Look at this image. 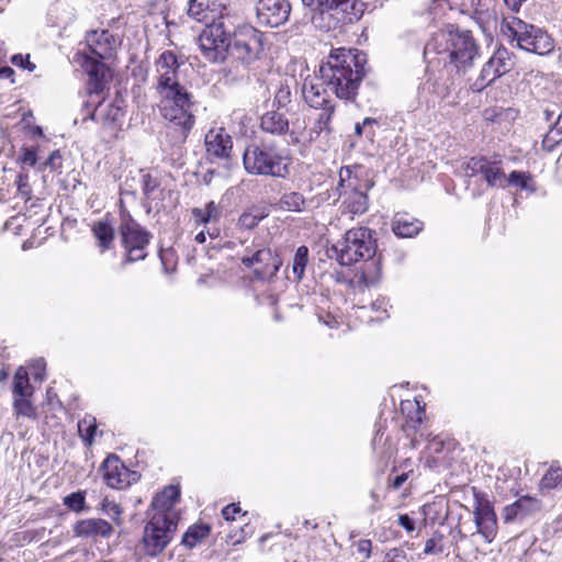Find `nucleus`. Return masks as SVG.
<instances>
[{
	"instance_id": "obj_13",
	"label": "nucleus",
	"mask_w": 562,
	"mask_h": 562,
	"mask_svg": "<svg viewBox=\"0 0 562 562\" xmlns=\"http://www.w3.org/2000/svg\"><path fill=\"white\" fill-rule=\"evenodd\" d=\"M104 483L115 490H124L140 479L137 471L130 470L116 454H109L100 465Z\"/></svg>"
},
{
	"instance_id": "obj_30",
	"label": "nucleus",
	"mask_w": 562,
	"mask_h": 562,
	"mask_svg": "<svg viewBox=\"0 0 562 562\" xmlns=\"http://www.w3.org/2000/svg\"><path fill=\"white\" fill-rule=\"evenodd\" d=\"M277 205L283 211L301 213L306 207V199L300 192H286L281 195Z\"/></svg>"
},
{
	"instance_id": "obj_9",
	"label": "nucleus",
	"mask_w": 562,
	"mask_h": 562,
	"mask_svg": "<svg viewBox=\"0 0 562 562\" xmlns=\"http://www.w3.org/2000/svg\"><path fill=\"white\" fill-rule=\"evenodd\" d=\"M119 234L125 250V258L121 262V268L124 269L128 263L144 260L147 257V247L150 243L151 234L131 215L122 216Z\"/></svg>"
},
{
	"instance_id": "obj_44",
	"label": "nucleus",
	"mask_w": 562,
	"mask_h": 562,
	"mask_svg": "<svg viewBox=\"0 0 562 562\" xmlns=\"http://www.w3.org/2000/svg\"><path fill=\"white\" fill-rule=\"evenodd\" d=\"M443 535L440 531H435L432 537L425 543L424 553L429 554H441L445 551L442 544Z\"/></svg>"
},
{
	"instance_id": "obj_29",
	"label": "nucleus",
	"mask_w": 562,
	"mask_h": 562,
	"mask_svg": "<svg viewBox=\"0 0 562 562\" xmlns=\"http://www.w3.org/2000/svg\"><path fill=\"white\" fill-rule=\"evenodd\" d=\"M92 234L98 241L101 252L109 250L114 241V228L106 221H99L92 225Z\"/></svg>"
},
{
	"instance_id": "obj_5",
	"label": "nucleus",
	"mask_w": 562,
	"mask_h": 562,
	"mask_svg": "<svg viewBox=\"0 0 562 562\" xmlns=\"http://www.w3.org/2000/svg\"><path fill=\"white\" fill-rule=\"evenodd\" d=\"M265 34L250 24L238 25L231 36L228 58L245 69L260 60L265 53Z\"/></svg>"
},
{
	"instance_id": "obj_8",
	"label": "nucleus",
	"mask_w": 562,
	"mask_h": 562,
	"mask_svg": "<svg viewBox=\"0 0 562 562\" xmlns=\"http://www.w3.org/2000/svg\"><path fill=\"white\" fill-rule=\"evenodd\" d=\"M178 522L171 514L155 513L144 527L143 547L148 557H158L173 539Z\"/></svg>"
},
{
	"instance_id": "obj_28",
	"label": "nucleus",
	"mask_w": 562,
	"mask_h": 562,
	"mask_svg": "<svg viewBox=\"0 0 562 562\" xmlns=\"http://www.w3.org/2000/svg\"><path fill=\"white\" fill-rule=\"evenodd\" d=\"M336 106H328L325 109H321V113L315 119L313 126L310 130V140H316L321 134L325 133L329 135L331 133V119L335 113Z\"/></svg>"
},
{
	"instance_id": "obj_40",
	"label": "nucleus",
	"mask_w": 562,
	"mask_h": 562,
	"mask_svg": "<svg viewBox=\"0 0 562 562\" xmlns=\"http://www.w3.org/2000/svg\"><path fill=\"white\" fill-rule=\"evenodd\" d=\"M160 187V181L158 178L153 177L150 173H144L142 176V189L143 194L146 198V200H155L156 199V191Z\"/></svg>"
},
{
	"instance_id": "obj_50",
	"label": "nucleus",
	"mask_w": 562,
	"mask_h": 562,
	"mask_svg": "<svg viewBox=\"0 0 562 562\" xmlns=\"http://www.w3.org/2000/svg\"><path fill=\"white\" fill-rule=\"evenodd\" d=\"M291 102V89L288 85H281L276 92L273 99V106H277V110L285 108Z\"/></svg>"
},
{
	"instance_id": "obj_37",
	"label": "nucleus",
	"mask_w": 562,
	"mask_h": 562,
	"mask_svg": "<svg viewBox=\"0 0 562 562\" xmlns=\"http://www.w3.org/2000/svg\"><path fill=\"white\" fill-rule=\"evenodd\" d=\"M78 431L87 446H91L97 432V422L92 416H87L78 423Z\"/></svg>"
},
{
	"instance_id": "obj_15",
	"label": "nucleus",
	"mask_w": 562,
	"mask_h": 562,
	"mask_svg": "<svg viewBox=\"0 0 562 562\" xmlns=\"http://www.w3.org/2000/svg\"><path fill=\"white\" fill-rule=\"evenodd\" d=\"M255 9L258 25L278 27L289 20L291 3L289 0H258Z\"/></svg>"
},
{
	"instance_id": "obj_38",
	"label": "nucleus",
	"mask_w": 562,
	"mask_h": 562,
	"mask_svg": "<svg viewBox=\"0 0 562 562\" xmlns=\"http://www.w3.org/2000/svg\"><path fill=\"white\" fill-rule=\"evenodd\" d=\"M531 175L524 171L514 170L508 175L506 181L512 186L520 188L521 190L535 192L536 187L531 183Z\"/></svg>"
},
{
	"instance_id": "obj_61",
	"label": "nucleus",
	"mask_w": 562,
	"mask_h": 562,
	"mask_svg": "<svg viewBox=\"0 0 562 562\" xmlns=\"http://www.w3.org/2000/svg\"><path fill=\"white\" fill-rule=\"evenodd\" d=\"M25 201V205H26V209H35L40 205V199L38 198H34L32 194H31V200H27V199H24Z\"/></svg>"
},
{
	"instance_id": "obj_54",
	"label": "nucleus",
	"mask_w": 562,
	"mask_h": 562,
	"mask_svg": "<svg viewBox=\"0 0 562 562\" xmlns=\"http://www.w3.org/2000/svg\"><path fill=\"white\" fill-rule=\"evenodd\" d=\"M384 562H408V560L404 550L393 548L386 552Z\"/></svg>"
},
{
	"instance_id": "obj_31",
	"label": "nucleus",
	"mask_w": 562,
	"mask_h": 562,
	"mask_svg": "<svg viewBox=\"0 0 562 562\" xmlns=\"http://www.w3.org/2000/svg\"><path fill=\"white\" fill-rule=\"evenodd\" d=\"M193 218L199 224L217 222L222 216V209L214 201H210L204 209L194 207L192 210Z\"/></svg>"
},
{
	"instance_id": "obj_52",
	"label": "nucleus",
	"mask_w": 562,
	"mask_h": 562,
	"mask_svg": "<svg viewBox=\"0 0 562 562\" xmlns=\"http://www.w3.org/2000/svg\"><path fill=\"white\" fill-rule=\"evenodd\" d=\"M43 168H49L50 171H59L63 166V157L58 149L50 153L48 158L42 164Z\"/></svg>"
},
{
	"instance_id": "obj_45",
	"label": "nucleus",
	"mask_w": 562,
	"mask_h": 562,
	"mask_svg": "<svg viewBox=\"0 0 562 562\" xmlns=\"http://www.w3.org/2000/svg\"><path fill=\"white\" fill-rule=\"evenodd\" d=\"M37 151L34 147H23L21 154L16 158V162L20 167H23V171L25 167H35L37 165Z\"/></svg>"
},
{
	"instance_id": "obj_53",
	"label": "nucleus",
	"mask_w": 562,
	"mask_h": 562,
	"mask_svg": "<svg viewBox=\"0 0 562 562\" xmlns=\"http://www.w3.org/2000/svg\"><path fill=\"white\" fill-rule=\"evenodd\" d=\"M11 63L29 71H33L36 68L35 64L30 60V55L15 54L12 56Z\"/></svg>"
},
{
	"instance_id": "obj_59",
	"label": "nucleus",
	"mask_w": 562,
	"mask_h": 562,
	"mask_svg": "<svg viewBox=\"0 0 562 562\" xmlns=\"http://www.w3.org/2000/svg\"><path fill=\"white\" fill-rule=\"evenodd\" d=\"M557 111L554 109L546 108L543 109V117L544 121L548 123H552L553 119L555 117Z\"/></svg>"
},
{
	"instance_id": "obj_49",
	"label": "nucleus",
	"mask_w": 562,
	"mask_h": 562,
	"mask_svg": "<svg viewBox=\"0 0 562 562\" xmlns=\"http://www.w3.org/2000/svg\"><path fill=\"white\" fill-rule=\"evenodd\" d=\"M378 121L373 117H366L361 123H356L355 125V134L358 136L366 135L368 138L372 139L374 136L373 125H378Z\"/></svg>"
},
{
	"instance_id": "obj_4",
	"label": "nucleus",
	"mask_w": 562,
	"mask_h": 562,
	"mask_svg": "<svg viewBox=\"0 0 562 562\" xmlns=\"http://www.w3.org/2000/svg\"><path fill=\"white\" fill-rule=\"evenodd\" d=\"M156 91L161 98L160 113L169 122L167 130L175 134L176 142L183 143L195 122L191 113L193 94L180 80L156 86Z\"/></svg>"
},
{
	"instance_id": "obj_26",
	"label": "nucleus",
	"mask_w": 562,
	"mask_h": 562,
	"mask_svg": "<svg viewBox=\"0 0 562 562\" xmlns=\"http://www.w3.org/2000/svg\"><path fill=\"white\" fill-rule=\"evenodd\" d=\"M423 229V223L407 214H396L392 222V231L397 237L412 238Z\"/></svg>"
},
{
	"instance_id": "obj_42",
	"label": "nucleus",
	"mask_w": 562,
	"mask_h": 562,
	"mask_svg": "<svg viewBox=\"0 0 562 562\" xmlns=\"http://www.w3.org/2000/svg\"><path fill=\"white\" fill-rule=\"evenodd\" d=\"M266 216L263 213L244 212L238 218L237 226L243 229H254Z\"/></svg>"
},
{
	"instance_id": "obj_27",
	"label": "nucleus",
	"mask_w": 562,
	"mask_h": 562,
	"mask_svg": "<svg viewBox=\"0 0 562 562\" xmlns=\"http://www.w3.org/2000/svg\"><path fill=\"white\" fill-rule=\"evenodd\" d=\"M180 499V487L179 485H168L162 492L157 494L151 501V507L157 513L170 514V510Z\"/></svg>"
},
{
	"instance_id": "obj_25",
	"label": "nucleus",
	"mask_w": 562,
	"mask_h": 562,
	"mask_svg": "<svg viewBox=\"0 0 562 562\" xmlns=\"http://www.w3.org/2000/svg\"><path fill=\"white\" fill-rule=\"evenodd\" d=\"M260 128L271 135L282 136L289 133L290 123L283 113L279 112V110H272L261 116Z\"/></svg>"
},
{
	"instance_id": "obj_58",
	"label": "nucleus",
	"mask_w": 562,
	"mask_h": 562,
	"mask_svg": "<svg viewBox=\"0 0 562 562\" xmlns=\"http://www.w3.org/2000/svg\"><path fill=\"white\" fill-rule=\"evenodd\" d=\"M407 477V473L397 474L393 479L390 477L389 486L393 490H398L406 482Z\"/></svg>"
},
{
	"instance_id": "obj_41",
	"label": "nucleus",
	"mask_w": 562,
	"mask_h": 562,
	"mask_svg": "<svg viewBox=\"0 0 562 562\" xmlns=\"http://www.w3.org/2000/svg\"><path fill=\"white\" fill-rule=\"evenodd\" d=\"M15 186L18 194L22 199L31 200L32 186L30 183V175L29 171H23V167L20 169L16 176Z\"/></svg>"
},
{
	"instance_id": "obj_14",
	"label": "nucleus",
	"mask_w": 562,
	"mask_h": 562,
	"mask_svg": "<svg viewBox=\"0 0 562 562\" xmlns=\"http://www.w3.org/2000/svg\"><path fill=\"white\" fill-rule=\"evenodd\" d=\"M472 491L474 496L473 515L477 531L487 542H492L497 533V517L493 504L485 493L476 487H473Z\"/></svg>"
},
{
	"instance_id": "obj_57",
	"label": "nucleus",
	"mask_w": 562,
	"mask_h": 562,
	"mask_svg": "<svg viewBox=\"0 0 562 562\" xmlns=\"http://www.w3.org/2000/svg\"><path fill=\"white\" fill-rule=\"evenodd\" d=\"M45 360L44 359H37L35 360L33 368L35 370L34 372V380L43 381L44 380V372H45Z\"/></svg>"
},
{
	"instance_id": "obj_24",
	"label": "nucleus",
	"mask_w": 562,
	"mask_h": 562,
	"mask_svg": "<svg viewBox=\"0 0 562 562\" xmlns=\"http://www.w3.org/2000/svg\"><path fill=\"white\" fill-rule=\"evenodd\" d=\"M74 532L81 538H109L114 529L106 520L101 518L81 519L74 526Z\"/></svg>"
},
{
	"instance_id": "obj_60",
	"label": "nucleus",
	"mask_w": 562,
	"mask_h": 562,
	"mask_svg": "<svg viewBox=\"0 0 562 562\" xmlns=\"http://www.w3.org/2000/svg\"><path fill=\"white\" fill-rule=\"evenodd\" d=\"M14 76V70L9 67H0V78H11Z\"/></svg>"
},
{
	"instance_id": "obj_48",
	"label": "nucleus",
	"mask_w": 562,
	"mask_h": 562,
	"mask_svg": "<svg viewBox=\"0 0 562 562\" xmlns=\"http://www.w3.org/2000/svg\"><path fill=\"white\" fill-rule=\"evenodd\" d=\"M559 134H560V132H558L554 128V124L551 123L548 133L544 135V137L542 139V147L544 150L550 153L554 149V147L558 144H560L562 142V137Z\"/></svg>"
},
{
	"instance_id": "obj_64",
	"label": "nucleus",
	"mask_w": 562,
	"mask_h": 562,
	"mask_svg": "<svg viewBox=\"0 0 562 562\" xmlns=\"http://www.w3.org/2000/svg\"><path fill=\"white\" fill-rule=\"evenodd\" d=\"M371 547V541L370 540H363L359 543V550L360 551H368L369 552V549Z\"/></svg>"
},
{
	"instance_id": "obj_39",
	"label": "nucleus",
	"mask_w": 562,
	"mask_h": 562,
	"mask_svg": "<svg viewBox=\"0 0 562 562\" xmlns=\"http://www.w3.org/2000/svg\"><path fill=\"white\" fill-rule=\"evenodd\" d=\"M85 492L78 491L65 496L64 505L75 513H81L87 509Z\"/></svg>"
},
{
	"instance_id": "obj_56",
	"label": "nucleus",
	"mask_w": 562,
	"mask_h": 562,
	"mask_svg": "<svg viewBox=\"0 0 562 562\" xmlns=\"http://www.w3.org/2000/svg\"><path fill=\"white\" fill-rule=\"evenodd\" d=\"M397 522L407 532H413L415 530V521L407 514L400 515L398 519H397Z\"/></svg>"
},
{
	"instance_id": "obj_23",
	"label": "nucleus",
	"mask_w": 562,
	"mask_h": 562,
	"mask_svg": "<svg viewBox=\"0 0 562 562\" xmlns=\"http://www.w3.org/2000/svg\"><path fill=\"white\" fill-rule=\"evenodd\" d=\"M86 42L90 53L100 58H106L116 45V40L108 30H92L86 35Z\"/></svg>"
},
{
	"instance_id": "obj_11",
	"label": "nucleus",
	"mask_w": 562,
	"mask_h": 562,
	"mask_svg": "<svg viewBox=\"0 0 562 562\" xmlns=\"http://www.w3.org/2000/svg\"><path fill=\"white\" fill-rule=\"evenodd\" d=\"M231 36L223 22L207 23L198 37L202 56L211 63H222L228 58Z\"/></svg>"
},
{
	"instance_id": "obj_22",
	"label": "nucleus",
	"mask_w": 562,
	"mask_h": 562,
	"mask_svg": "<svg viewBox=\"0 0 562 562\" xmlns=\"http://www.w3.org/2000/svg\"><path fill=\"white\" fill-rule=\"evenodd\" d=\"M541 509V502L532 496L525 495L519 497L513 504H509L503 509L504 522H512L515 519L522 520L526 517L539 512Z\"/></svg>"
},
{
	"instance_id": "obj_47",
	"label": "nucleus",
	"mask_w": 562,
	"mask_h": 562,
	"mask_svg": "<svg viewBox=\"0 0 562 562\" xmlns=\"http://www.w3.org/2000/svg\"><path fill=\"white\" fill-rule=\"evenodd\" d=\"M100 509L102 513L108 515L114 522L120 524V516L122 514V509L119 504L113 501H110L108 497H104L100 504Z\"/></svg>"
},
{
	"instance_id": "obj_17",
	"label": "nucleus",
	"mask_w": 562,
	"mask_h": 562,
	"mask_svg": "<svg viewBox=\"0 0 562 562\" xmlns=\"http://www.w3.org/2000/svg\"><path fill=\"white\" fill-rule=\"evenodd\" d=\"M367 4L360 0H318L321 12H333L344 24L358 22Z\"/></svg>"
},
{
	"instance_id": "obj_46",
	"label": "nucleus",
	"mask_w": 562,
	"mask_h": 562,
	"mask_svg": "<svg viewBox=\"0 0 562 562\" xmlns=\"http://www.w3.org/2000/svg\"><path fill=\"white\" fill-rule=\"evenodd\" d=\"M487 160L488 159L485 157L470 158L464 165L465 175L468 177H474L479 173L482 175L484 167L487 166Z\"/></svg>"
},
{
	"instance_id": "obj_55",
	"label": "nucleus",
	"mask_w": 562,
	"mask_h": 562,
	"mask_svg": "<svg viewBox=\"0 0 562 562\" xmlns=\"http://www.w3.org/2000/svg\"><path fill=\"white\" fill-rule=\"evenodd\" d=\"M240 512H241V509H240L239 505L232 503V504L226 505L222 509V516L225 520H234L235 515L239 514Z\"/></svg>"
},
{
	"instance_id": "obj_12",
	"label": "nucleus",
	"mask_w": 562,
	"mask_h": 562,
	"mask_svg": "<svg viewBox=\"0 0 562 562\" xmlns=\"http://www.w3.org/2000/svg\"><path fill=\"white\" fill-rule=\"evenodd\" d=\"M246 254L240 258L246 268H254V276L258 280L273 279L282 266V259L269 247H259L255 250L246 248Z\"/></svg>"
},
{
	"instance_id": "obj_18",
	"label": "nucleus",
	"mask_w": 562,
	"mask_h": 562,
	"mask_svg": "<svg viewBox=\"0 0 562 562\" xmlns=\"http://www.w3.org/2000/svg\"><path fill=\"white\" fill-rule=\"evenodd\" d=\"M98 57L85 56L82 68L87 72L88 92L90 95H100L106 87L110 78L109 67Z\"/></svg>"
},
{
	"instance_id": "obj_20",
	"label": "nucleus",
	"mask_w": 562,
	"mask_h": 562,
	"mask_svg": "<svg viewBox=\"0 0 562 562\" xmlns=\"http://www.w3.org/2000/svg\"><path fill=\"white\" fill-rule=\"evenodd\" d=\"M204 144L207 158L211 161H213V159L228 160L231 158L233 140L225 128L210 130L205 135Z\"/></svg>"
},
{
	"instance_id": "obj_10",
	"label": "nucleus",
	"mask_w": 562,
	"mask_h": 562,
	"mask_svg": "<svg viewBox=\"0 0 562 562\" xmlns=\"http://www.w3.org/2000/svg\"><path fill=\"white\" fill-rule=\"evenodd\" d=\"M506 27L521 49L538 55H547L554 48L550 35L538 26L514 18L512 22L506 23Z\"/></svg>"
},
{
	"instance_id": "obj_19",
	"label": "nucleus",
	"mask_w": 562,
	"mask_h": 562,
	"mask_svg": "<svg viewBox=\"0 0 562 562\" xmlns=\"http://www.w3.org/2000/svg\"><path fill=\"white\" fill-rule=\"evenodd\" d=\"M184 65V56L177 55L173 50H164L155 61L158 74L156 86L180 80L181 68Z\"/></svg>"
},
{
	"instance_id": "obj_34",
	"label": "nucleus",
	"mask_w": 562,
	"mask_h": 562,
	"mask_svg": "<svg viewBox=\"0 0 562 562\" xmlns=\"http://www.w3.org/2000/svg\"><path fill=\"white\" fill-rule=\"evenodd\" d=\"M483 170L482 175L490 187H505V173L496 161L487 160V166Z\"/></svg>"
},
{
	"instance_id": "obj_21",
	"label": "nucleus",
	"mask_w": 562,
	"mask_h": 562,
	"mask_svg": "<svg viewBox=\"0 0 562 562\" xmlns=\"http://www.w3.org/2000/svg\"><path fill=\"white\" fill-rule=\"evenodd\" d=\"M227 0H189L187 14L198 22L213 23L222 15Z\"/></svg>"
},
{
	"instance_id": "obj_63",
	"label": "nucleus",
	"mask_w": 562,
	"mask_h": 562,
	"mask_svg": "<svg viewBox=\"0 0 562 562\" xmlns=\"http://www.w3.org/2000/svg\"><path fill=\"white\" fill-rule=\"evenodd\" d=\"M303 5L312 10H318V0H301Z\"/></svg>"
},
{
	"instance_id": "obj_51",
	"label": "nucleus",
	"mask_w": 562,
	"mask_h": 562,
	"mask_svg": "<svg viewBox=\"0 0 562 562\" xmlns=\"http://www.w3.org/2000/svg\"><path fill=\"white\" fill-rule=\"evenodd\" d=\"M124 115L125 112L120 105L116 103H111L108 105L106 112L104 114V121L115 125L121 123Z\"/></svg>"
},
{
	"instance_id": "obj_35",
	"label": "nucleus",
	"mask_w": 562,
	"mask_h": 562,
	"mask_svg": "<svg viewBox=\"0 0 562 562\" xmlns=\"http://www.w3.org/2000/svg\"><path fill=\"white\" fill-rule=\"evenodd\" d=\"M307 262L308 248L302 245L296 249L292 261V273L295 281L300 282L303 279Z\"/></svg>"
},
{
	"instance_id": "obj_7",
	"label": "nucleus",
	"mask_w": 562,
	"mask_h": 562,
	"mask_svg": "<svg viewBox=\"0 0 562 562\" xmlns=\"http://www.w3.org/2000/svg\"><path fill=\"white\" fill-rule=\"evenodd\" d=\"M245 170L250 175L284 178L289 168L283 164V157L272 144L252 145L243 154Z\"/></svg>"
},
{
	"instance_id": "obj_2",
	"label": "nucleus",
	"mask_w": 562,
	"mask_h": 562,
	"mask_svg": "<svg viewBox=\"0 0 562 562\" xmlns=\"http://www.w3.org/2000/svg\"><path fill=\"white\" fill-rule=\"evenodd\" d=\"M424 55L436 56L449 72L465 74L481 56V47L469 30L448 24L432 34Z\"/></svg>"
},
{
	"instance_id": "obj_43",
	"label": "nucleus",
	"mask_w": 562,
	"mask_h": 562,
	"mask_svg": "<svg viewBox=\"0 0 562 562\" xmlns=\"http://www.w3.org/2000/svg\"><path fill=\"white\" fill-rule=\"evenodd\" d=\"M27 396H14L13 407L18 415L25 417H35V407Z\"/></svg>"
},
{
	"instance_id": "obj_62",
	"label": "nucleus",
	"mask_w": 562,
	"mask_h": 562,
	"mask_svg": "<svg viewBox=\"0 0 562 562\" xmlns=\"http://www.w3.org/2000/svg\"><path fill=\"white\" fill-rule=\"evenodd\" d=\"M552 123L554 124V128L560 132L559 135L562 137V111L558 114Z\"/></svg>"
},
{
	"instance_id": "obj_32",
	"label": "nucleus",
	"mask_w": 562,
	"mask_h": 562,
	"mask_svg": "<svg viewBox=\"0 0 562 562\" xmlns=\"http://www.w3.org/2000/svg\"><path fill=\"white\" fill-rule=\"evenodd\" d=\"M210 531L211 528L209 525H193L189 527V529L183 533L181 544L191 549L195 547L202 539L206 538Z\"/></svg>"
},
{
	"instance_id": "obj_36",
	"label": "nucleus",
	"mask_w": 562,
	"mask_h": 562,
	"mask_svg": "<svg viewBox=\"0 0 562 562\" xmlns=\"http://www.w3.org/2000/svg\"><path fill=\"white\" fill-rule=\"evenodd\" d=\"M31 389L27 371L20 367L13 378V394L14 396H29V390Z\"/></svg>"
},
{
	"instance_id": "obj_1",
	"label": "nucleus",
	"mask_w": 562,
	"mask_h": 562,
	"mask_svg": "<svg viewBox=\"0 0 562 562\" xmlns=\"http://www.w3.org/2000/svg\"><path fill=\"white\" fill-rule=\"evenodd\" d=\"M367 64V54L359 49L333 48L319 66L322 85L307 79L304 81L302 94L305 102L315 109L336 106L328 94L329 89L338 99L356 103L368 74Z\"/></svg>"
},
{
	"instance_id": "obj_6",
	"label": "nucleus",
	"mask_w": 562,
	"mask_h": 562,
	"mask_svg": "<svg viewBox=\"0 0 562 562\" xmlns=\"http://www.w3.org/2000/svg\"><path fill=\"white\" fill-rule=\"evenodd\" d=\"M372 187V181H360L357 176H353L351 167H341L336 191L341 199L342 214H349L351 218L364 214L369 210L368 192Z\"/></svg>"
},
{
	"instance_id": "obj_33",
	"label": "nucleus",
	"mask_w": 562,
	"mask_h": 562,
	"mask_svg": "<svg viewBox=\"0 0 562 562\" xmlns=\"http://www.w3.org/2000/svg\"><path fill=\"white\" fill-rule=\"evenodd\" d=\"M562 488V468L553 461L540 481V490Z\"/></svg>"
},
{
	"instance_id": "obj_16",
	"label": "nucleus",
	"mask_w": 562,
	"mask_h": 562,
	"mask_svg": "<svg viewBox=\"0 0 562 562\" xmlns=\"http://www.w3.org/2000/svg\"><path fill=\"white\" fill-rule=\"evenodd\" d=\"M514 66V55L507 48L501 46L484 64L476 83L480 82L481 88H484L494 82L497 78L509 72Z\"/></svg>"
},
{
	"instance_id": "obj_3",
	"label": "nucleus",
	"mask_w": 562,
	"mask_h": 562,
	"mask_svg": "<svg viewBox=\"0 0 562 562\" xmlns=\"http://www.w3.org/2000/svg\"><path fill=\"white\" fill-rule=\"evenodd\" d=\"M374 232L368 227L347 231L341 239L327 248V256L335 258L340 266H351L363 259L361 279L366 285L374 284L380 277V260L373 259L376 251Z\"/></svg>"
}]
</instances>
